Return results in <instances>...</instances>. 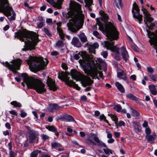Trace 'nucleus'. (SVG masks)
<instances>
[{"instance_id": "nucleus-1", "label": "nucleus", "mask_w": 157, "mask_h": 157, "mask_svg": "<svg viewBox=\"0 0 157 157\" xmlns=\"http://www.w3.org/2000/svg\"><path fill=\"white\" fill-rule=\"evenodd\" d=\"M79 55L82 57V60H79L80 64L84 67L87 68L88 67V71L87 74L90 75L92 78H96L99 79V77L102 78L103 75L101 71V66L102 64L104 67L106 66L105 63L103 62L101 59L98 58L96 61V63L94 62H92V64L90 65L89 63V61L90 59V56L87 55L85 52H80L78 54H75L74 55V58L76 59H78L79 58Z\"/></svg>"}, {"instance_id": "nucleus-2", "label": "nucleus", "mask_w": 157, "mask_h": 157, "mask_svg": "<svg viewBox=\"0 0 157 157\" xmlns=\"http://www.w3.org/2000/svg\"><path fill=\"white\" fill-rule=\"evenodd\" d=\"M71 13L69 15L71 17L67 24L68 30L73 33H76L83 25L84 16L80 13L81 7L76 2L70 3Z\"/></svg>"}, {"instance_id": "nucleus-3", "label": "nucleus", "mask_w": 157, "mask_h": 157, "mask_svg": "<svg viewBox=\"0 0 157 157\" xmlns=\"http://www.w3.org/2000/svg\"><path fill=\"white\" fill-rule=\"evenodd\" d=\"M15 37L24 42L30 50L34 49L36 43L38 41V35L33 32L19 31L15 33Z\"/></svg>"}, {"instance_id": "nucleus-4", "label": "nucleus", "mask_w": 157, "mask_h": 157, "mask_svg": "<svg viewBox=\"0 0 157 157\" xmlns=\"http://www.w3.org/2000/svg\"><path fill=\"white\" fill-rule=\"evenodd\" d=\"M99 13L101 16V20L105 23L104 31L106 33L108 38L111 41L117 40L119 38V32L110 22H107L109 19L108 15L103 11L101 10Z\"/></svg>"}, {"instance_id": "nucleus-5", "label": "nucleus", "mask_w": 157, "mask_h": 157, "mask_svg": "<svg viewBox=\"0 0 157 157\" xmlns=\"http://www.w3.org/2000/svg\"><path fill=\"white\" fill-rule=\"evenodd\" d=\"M24 82L27 86L31 89H33L38 93L41 94L46 91L44 84L40 80L29 77L27 74L23 73L21 74Z\"/></svg>"}, {"instance_id": "nucleus-6", "label": "nucleus", "mask_w": 157, "mask_h": 157, "mask_svg": "<svg viewBox=\"0 0 157 157\" xmlns=\"http://www.w3.org/2000/svg\"><path fill=\"white\" fill-rule=\"evenodd\" d=\"M102 44L104 47L110 50L113 52V55L117 59L121 60V58L119 56V54L121 53L125 61L128 60L129 56L126 49L124 47H122L120 48H118L114 46V42H110L108 41H104Z\"/></svg>"}, {"instance_id": "nucleus-7", "label": "nucleus", "mask_w": 157, "mask_h": 157, "mask_svg": "<svg viewBox=\"0 0 157 157\" xmlns=\"http://www.w3.org/2000/svg\"><path fill=\"white\" fill-rule=\"evenodd\" d=\"M26 61L30 68L39 70L45 69L48 62L46 58L44 59L42 57H33L31 56H29V59Z\"/></svg>"}, {"instance_id": "nucleus-8", "label": "nucleus", "mask_w": 157, "mask_h": 157, "mask_svg": "<svg viewBox=\"0 0 157 157\" xmlns=\"http://www.w3.org/2000/svg\"><path fill=\"white\" fill-rule=\"evenodd\" d=\"M0 12L6 16L10 21L15 20L16 13L12 7L9 6L7 0H1Z\"/></svg>"}, {"instance_id": "nucleus-9", "label": "nucleus", "mask_w": 157, "mask_h": 157, "mask_svg": "<svg viewBox=\"0 0 157 157\" xmlns=\"http://www.w3.org/2000/svg\"><path fill=\"white\" fill-rule=\"evenodd\" d=\"M71 75L72 78L76 81H80L82 86L84 87L90 85L93 82V81L90 77L81 74L75 70L71 71Z\"/></svg>"}, {"instance_id": "nucleus-10", "label": "nucleus", "mask_w": 157, "mask_h": 157, "mask_svg": "<svg viewBox=\"0 0 157 157\" xmlns=\"http://www.w3.org/2000/svg\"><path fill=\"white\" fill-rule=\"evenodd\" d=\"M2 63L4 66L9 68L14 73H16L17 72L16 70H19L20 69L21 63V60L20 59H17L11 62L12 64H10L7 62H6L5 63L3 62Z\"/></svg>"}, {"instance_id": "nucleus-11", "label": "nucleus", "mask_w": 157, "mask_h": 157, "mask_svg": "<svg viewBox=\"0 0 157 157\" xmlns=\"http://www.w3.org/2000/svg\"><path fill=\"white\" fill-rule=\"evenodd\" d=\"M67 74L64 73H62L59 76V78L64 81L66 84L69 86L73 87L78 90H79L80 88L78 85L75 84L72 80H69L67 77Z\"/></svg>"}, {"instance_id": "nucleus-12", "label": "nucleus", "mask_w": 157, "mask_h": 157, "mask_svg": "<svg viewBox=\"0 0 157 157\" xmlns=\"http://www.w3.org/2000/svg\"><path fill=\"white\" fill-rule=\"evenodd\" d=\"M133 6V9L132 10V12L133 13V17L136 21L138 22L139 24H141L142 21V15L139 13V10L136 4L134 3Z\"/></svg>"}, {"instance_id": "nucleus-13", "label": "nucleus", "mask_w": 157, "mask_h": 157, "mask_svg": "<svg viewBox=\"0 0 157 157\" xmlns=\"http://www.w3.org/2000/svg\"><path fill=\"white\" fill-rule=\"evenodd\" d=\"M147 33L148 37L150 38L149 41L150 45L154 47L157 45V34L148 30H147Z\"/></svg>"}, {"instance_id": "nucleus-14", "label": "nucleus", "mask_w": 157, "mask_h": 157, "mask_svg": "<svg viewBox=\"0 0 157 157\" xmlns=\"http://www.w3.org/2000/svg\"><path fill=\"white\" fill-rule=\"evenodd\" d=\"M143 13L144 14V22L145 25L146 27H148V25L147 23V22H151L153 21V18L150 17V14L148 12L147 10L143 8L142 9Z\"/></svg>"}, {"instance_id": "nucleus-15", "label": "nucleus", "mask_w": 157, "mask_h": 157, "mask_svg": "<svg viewBox=\"0 0 157 157\" xmlns=\"http://www.w3.org/2000/svg\"><path fill=\"white\" fill-rule=\"evenodd\" d=\"M50 5L58 9H60L63 0H46Z\"/></svg>"}, {"instance_id": "nucleus-16", "label": "nucleus", "mask_w": 157, "mask_h": 157, "mask_svg": "<svg viewBox=\"0 0 157 157\" xmlns=\"http://www.w3.org/2000/svg\"><path fill=\"white\" fill-rule=\"evenodd\" d=\"M29 134V142L30 143H33L36 138L38 139L39 136L38 132L33 130Z\"/></svg>"}, {"instance_id": "nucleus-17", "label": "nucleus", "mask_w": 157, "mask_h": 157, "mask_svg": "<svg viewBox=\"0 0 157 157\" xmlns=\"http://www.w3.org/2000/svg\"><path fill=\"white\" fill-rule=\"evenodd\" d=\"M47 83L50 90L55 91L57 90V87L55 84V82L52 79L48 77L47 81Z\"/></svg>"}, {"instance_id": "nucleus-18", "label": "nucleus", "mask_w": 157, "mask_h": 157, "mask_svg": "<svg viewBox=\"0 0 157 157\" xmlns=\"http://www.w3.org/2000/svg\"><path fill=\"white\" fill-rule=\"evenodd\" d=\"M63 107H61L57 105V104H54L50 105L47 108L48 111L52 112L56 110H59Z\"/></svg>"}, {"instance_id": "nucleus-19", "label": "nucleus", "mask_w": 157, "mask_h": 157, "mask_svg": "<svg viewBox=\"0 0 157 157\" xmlns=\"http://www.w3.org/2000/svg\"><path fill=\"white\" fill-rule=\"evenodd\" d=\"M93 138L94 141L96 142V145L101 147H107L105 144L101 141L100 140L98 136L94 134H93Z\"/></svg>"}, {"instance_id": "nucleus-20", "label": "nucleus", "mask_w": 157, "mask_h": 157, "mask_svg": "<svg viewBox=\"0 0 157 157\" xmlns=\"http://www.w3.org/2000/svg\"><path fill=\"white\" fill-rule=\"evenodd\" d=\"M61 118L64 121L67 122H72L76 123V122L74 119L73 117L69 114H65L62 116Z\"/></svg>"}, {"instance_id": "nucleus-21", "label": "nucleus", "mask_w": 157, "mask_h": 157, "mask_svg": "<svg viewBox=\"0 0 157 157\" xmlns=\"http://www.w3.org/2000/svg\"><path fill=\"white\" fill-rule=\"evenodd\" d=\"M146 139L148 142L152 144L155 142L156 138V135L154 134L153 135H147L145 136Z\"/></svg>"}, {"instance_id": "nucleus-22", "label": "nucleus", "mask_w": 157, "mask_h": 157, "mask_svg": "<svg viewBox=\"0 0 157 157\" xmlns=\"http://www.w3.org/2000/svg\"><path fill=\"white\" fill-rule=\"evenodd\" d=\"M72 44L74 46L79 48L81 46V44L78 39L76 37H74L72 40Z\"/></svg>"}, {"instance_id": "nucleus-23", "label": "nucleus", "mask_w": 157, "mask_h": 157, "mask_svg": "<svg viewBox=\"0 0 157 157\" xmlns=\"http://www.w3.org/2000/svg\"><path fill=\"white\" fill-rule=\"evenodd\" d=\"M98 44L97 43H95L92 45H89L88 46L89 51L90 52L95 54V49L98 48Z\"/></svg>"}, {"instance_id": "nucleus-24", "label": "nucleus", "mask_w": 157, "mask_h": 157, "mask_svg": "<svg viewBox=\"0 0 157 157\" xmlns=\"http://www.w3.org/2000/svg\"><path fill=\"white\" fill-rule=\"evenodd\" d=\"M93 135L88 136L85 142V143L88 145H96L95 143L93 140Z\"/></svg>"}, {"instance_id": "nucleus-25", "label": "nucleus", "mask_w": 157, "mask_h": 157, "mask_svg": "<svg viewBox=\"0 0 157 157\" xmlns=\"http://www.w3.org/2000/svg\"><path fill=\"white\" fill-rule=\"evenodd\" d=\"M46 128L49 131L55 133V135L58 137L59 133L57 132V129L53 126H48L46 127Z\"/></svg>"}, {"instance_id": "nucleus-26", "label": "nucleus", "mask_w": 157, "mask_h": 157, "mask_svg": "<svg viewBox=\"0 0 157 157\" xmlns=\"http://www.w3.org/2000/svg\"><path fill=\"white\" fill-rule=\"evenodd\" d=\"M149 88L151 94L154 95L157 94V90L154 85H150L148 86Z\"/></svg>"}, {"instance_id": "nucleus-27", "label": "nucleus", "mask_w": 157, "mask_h": 157, "mask_svg": "<svg viewBox=\"0 0 157 157\" xmlns=\"http://www.w3.org/2000/svg\"><path fill=\"white\" fill-rule=\"evenodd\" d=\"M115 85L117 89L122 93H124L125 92L124 89L121 84L118 82L115 83Z\"/></svg>"}, {"instance_id": "nucleus-28", "label": "nucleus", "mask_w": 157, "mask_h": 157, "mask_svg": "<svg viewBox=\"0 0 157 157\" xmlns=\"http://www.w3.org/2000/svg\"><path fill=\"white\" fill-rule=\"evenodd\" d=\"M78 36L82 42H85L87 41V37L84 33H81L79 34L78 35Z\"/></svg>"}, {"instance_id": "nucleus-29", "label": "nucleus", "mask_w": 157, "mask_h": 157, "mask_svg": "<svg viewBox=\"0 0 157 157\" xmlns=\"http://www.w3.org/2000/svg\"><path fill=\"white\" fill-rule=\"evenodd\" d=\"M133 127L136 133H139L141 131L140 127L139 124L137 123H134Z\"/></svg>"}, {"instance_id": "nucleus-30", "label": "nucleus", "mask_w": 157, "mask_h": 157, "mask_svg": "<svg viewBox=\"0 0 157 157\" xmlns=\"http://www.w3.org/2000/svg\"><path fill=\"white\" fill-rule=\"evenodd\" d=\"M86 3V6L90 10H91V9L90 6L92 4L93 1V0H84Z\"/></svg>"}, {"instance_id": "nucleus-31", "label": "nucleus", "mask_w": 157, "mask_h": 157, "mask_svg": "<svg viewBox=\"0 0 157 157\" xmlns=\"http://www.w3.org/2000/svg\"><path fill=\"white\" fill-rule=\"evenodd\" d=\"M51 146L52 148H56L60 147L61 145L58 142H53L51 143Z\"/></svg>"}, {"instance_id": "nucleus-32", "label": "nucleus", "mask_w": 157, "mask_h": 157, "mask_svg": "<svg viewBox=\"0 0 157 157\" xmlns=\"http://www.w3.org/2000/svg\"><path fill=\"white\" fill-rule=\"evenodd\" d=\"M126 97L127 98H129L132 100L136 101L137 98L136 97L134 96L131 93H129L126 94Z\"/></svg>"}, {"instance_id": "nucleus-33", "label": "nucleus", "mask_w": 157, "mask_h": 157, "mask_svg": "<svg viewBox=\"0 0 157 157\" xmlns=\"http://www.w3.org/2000/svg\"><path fill=\"white\" fill-rule=\"evenodd\" d=\"M57 30L59 33V35L60 38L62 39H63L64 37V35L62 30L59 27H57Z\"/></svg>"}, {"instance_id": "nucleus-34", "label": "nucleus", "mask_w": 157, "mask_h": 157, "mask_svg": "<svg viewBox=\"0 0 157 157\" xmlns=\"http://www.w3.org/2000/svg\"><path fill=\"white\" fill-rule=\"evenodd\" d=\"M40 152V151L37 150L33 151L30 154V156L31 157H37L39 153Z\"/></svg>"}, {"instance_id": "nucleus-35", "label": "nucleus", "mask_w": 157, "mask_h": 157, "mask_svg": "<svg viewBox=\"0 0 157 157\" xmlns=\"http://www.w3.org/2000/svg\"><path fill=\"white\" fill-rule=\"evenodd\" d=\"M103 151L105 153L108 155H109L110 154H113V151L108 148L104 149Z\"/></svg>"}, {"instance_id": "nucleus-36", "label": "nucleus", "mask_w": 157, "mask_h": 157, "mask_svg": "<svg viewBox=\"0 0 157 157\" xmlns=\"http://www.w3.org/2000/svg\"><path fill=\"white\" fill-rule=\"evenodd\" d=\"M10 104L11 105H13L15 107H21V104L20 103L17 102L16 101H14L11 102L10 103Z\"/></svg>"}, {"instance_id": "nucleus-37", "label": "nucleus", "mask_w": 157, "mask_h": 157, "mask_svg": "<svg viewBox=\"0 0 157 157\" xmlns=\"http://www.w3.org/2000/svg\"><path fill=\"white\" fill-rule=\"evenodd\" d=\"M110 117L112 118L113 121H114L115 124L117 126V122H118V118L116 116L114 115H111Z\"/></svg>"}, {"instance_id": "nucleus-38", "label": "nucleus", "mask_w": 157, "mask_h": 157, "mask_svg": "<svg viewBox=\"0 0 157 157\" xmlns=\"http://www.w3.org/2000/svg\"><path fill=\"white\" fill-rule=\"evenodd\" d=\"M114 108L118 112H121L122 109L121 105L119 104L116 105Z\"/></svg>"}, {"instance_id": "nucleus-39", "label": "nucleus", "mask_w": 157, "mask_h": 157, "mask_svg": "<svg viewBox=\"0 0 157 157\" xmlns=\"http://www.w3.org/2000/svg\"><path fill=\"white\" fill-rule=\"evenodd\" d=\"M41 137L42 139L44 140H48L49 139V137L46 134H41Z\"/></svg>"}, {"instance_id": "nucleus-40", "label": "nucleus", "mask_w": 157, "mask_h": 157, "mask_svg": "<svg viewBox=\"0 0 157 157\" xmlns=\"http://www.w3.org/2000/svg\"><path fill=\"white\" fill-rule=\"evenodd\" d=\"M120 79H123L127 83H129V81L128 80V78L126 77L125 74L124 73L123 75H122Z\"/></svg>"}, {"instance_id": "nucleus-41", "label": "nucleus", "mask_w": 157, "mask_h": 157, "mask_svg": "<svg viewBox=\"0 0 157 157\" xmlns=\"http://www.w3.org/2000/svg\"><path fill=\"white\" fill-rule=\"evenodd\" d=\"M44 31L45 33L49 36H52V34L48 29L46 28H44Z\"/></svg>"}, {"instance_id": "nucleus-42", "label": "nucleus", "mask_w": 157, "mask_h": 157, "mask_svg": "<svg viewBox=\"0 0 157 157\" xmlns=\"http://www.w3.org/2000/svg\"><path fill=\"white\" fill-rule=\"evenodd\" d=\"M93 34L97 38L99 39H101V36L100 35L99 33L97 31H95L93 32Z\"/></svg>"}, {"instance_id": "nucleus-43", "label": "nucleus", "mask_w": 157, "mask_h": 157, "mask_svg": "<svg viewBox=\"0 0 157 157\" xmlns=\"http://www.w3.org/2000/svg\"><path fill=\"white\" fill-rule=\"evenodd\" d=\"M99 119L101 120H103L104 121L107 123H108V121L106 119V117L104 114H101L100 115L99 117Z\"/></svg>"}, {"instance_id": "nucleus-44", "label": "nucleus", "mask_w": 157, "mask_h": 157, "mask_svg": "<svg viewBox=\"0 0 157 157\" xmlns=\"http://www.w3.org/2000/svg\"><path fill=\"white\" fill-rule=\"evenodd\" d=\"M149 76L150 78L153 81H156V79H157V76L156 75H150Z\"/></svg>"}, {"instance_id": "nucleus-45", "label": "nucleus", "mask_w": 157, "mask_h": 157, "mask_svg": "<svg viewBox=\"0 0 157 157\" xmlns=\"http://www.w3.org/2000/svg\"><path fill=\"white\" fill-rule=\"evenodd\" d=\"M106 133L107 134V137L108 138H111L112 137V134L110 131L106 130Z\"/></svg>"}, {"instance_id": "nucleus-46", "label": "nucleus", "mask_w": 157, "mask_h": 157, "mask_svg": "<svg viewBox=\"0 0 157 157\" xmlns=\"http://www.w3.org/2000/svg\"><path fill=\"white\" fill-rule=\"evenodd\" d=\"M56 45L59 47H63V42L62 40H58L56 43Z\"/></svg>"}, {"instance_id": "nucleus-47", "label": "nucleus", "mask_w": 157, "mask_h": 157, "mask_svg": "<svg viewBox=\"0 0 157 157\" xmlns=\"http://www.w3.org/2000/svg\"><path fill=\"white\" fill-rule=\"evenodd\" d=\"M132 114L133 116L137 117L139 115L138 112L135 110H133L132 111Z\"/></svg>"}, {"instance_id": "nucleus-48", "label": "nucleus", "mask_w": 157, "mask_h": 157, "mask_svg": "<svg viewBox=\"0 0 157 157\" xmlns=\"http://www.w3.org/2000/svg\"><path fill=\"white\" fill-rule=\"evenodd\" d=\"M101 54L105 58H106L108 56V53L106 51L102 52L101 53Z\"/></svg>"}, {"instance_id": "nucleus-49", "label": "nucleus", "mask_w": 157, "mask_h": 157, "mask_svg": "<svg viewBox=\"0 0 157 157\" xmlns=\"http://www.w3.org/2000/svg\"><path fill=\"white\" fill-rule=\"evenodd\" d=\"M27 115L26 113L23 110L21 111L20 116L22 117H25Z\"/></svg>"}, {"instance_id": "nucleus-50", "label": "nucleus", "mask_w": 157, "mask_h": 157, "mask_svg": "<svg viewBox=\"0 0 157 157\" xmlns=\"http://www.w3.org/2000/svg\"><path fill=\"white\" fill-rule=\"evenodd\" d=\"M124 72L123 71H122L121 72H118L117 73V76L118 77L120 78H120H121V76H122V75L124 73Z\"/></svg>"}, {"instance_id": "nucleus-51", "label": "nucleus", "mask_w": 157, "mask_h": 157, "mask_svg": "<svg viewBox=\"0 0 157 157\" xmlns=\"http://www.w3.org/2000/svg\"><path fill=\"white\" fill-rule=\"evenodd\" d=\"M107 140V142L108 143L112 144L114 142V140L113 138H111Z\"/></svg>"}, {"instance_id": "nucleus-52", "label": "nucleus", "mask_w": 157, "mask_h": 157, "mask_svg": "<svg viewBox=\"0 0 157 157\" xmlns=\"http://www.w3.org/2000/svg\"><path fill=\"white\" fill-rule=\"evenodd\" d=\"M12 143L11 141L8 144V149H9V150L10 151H11L12 148Z\"/></svg>"}, {"instance_id": "nucleus-53", "label": "nucleus", "mask_w": 157, "mask_h": 157, "mask_svg": "<svg viewBox=\"0 0 157 157\" xmlns=\"http://www.w3.org/2000/svg\"><path fill=\"white\" fill-rule=\"evenodd\" d=\"M9 157H15V153L13 151H10Z\"/></svg>"}, {"instance_id": "nucleus-54", "label": "nucleus", "mask_w": 157, "mask_h": 157, "mask_svg": "<svg viewBox=\"0 0 157 157\" xmlns=\"http://www.w3.org/2000/svg\"><path fill=\"white\" fill-rule=\"evenodd\" d=\"M147 71L150 73H152L153 72V70L152 68L151 67H149L147 68Z\"/></svg>"}, {"instance_id": "nucleus-55", "label": "nucleus", "mask_w": 157, "mask_h": 157, "mask_svg": "<svg viewBox=\"0 0 157 157\" xmlns=\"http://www.w3.org/2000/svg\"><path fill=\"white\" fill-rule=\"evenodd\" d=\"M145 132L148 135L151 133V130L150 128H146L145 129Z\"/></svg>"}, {"instance_id": "nucleus-56", "label": "nucleus", "mask_w": 157, "mask_h": 157, "mask_svg": "<svg viewBox=\"0 0 157 157\" xmlns=\"http://www.w3.org/2000/svg\"><path fill=\"white\" fill-rule=\"evenodd\" d=\"M5 127L8 129H10L11 128L10 124L8 122H7L5 124Z\"/></svg>"}, {"instance_id": "nucleus-57", "label": "nucleus", "mask_w": 157, "mask_h": 157, "mask_svg": "<svg viewBox=\"0 0 157 157\" xmlns=\"http://www.w3.org/2000/svg\"><path fill=\"white\" fill-rule=\"evenodd\" d=\"M11 114L15 115H17V113L16 112L15 110H12L10 111L9 112Z\"/></svg>"}, {"instance_id": "nucleus-58", "label": "nucleus", "mask_w": 157, "mask_h": 157, "mask_svg": "<svg viewBox=\"0 0 157 157\" xmlns=\"http://www.w3.org/2000/svg\"><path fill=\"white\" fill-rule=\"evenodd\" d=\"M114 135L117 138H118L120 136V133L118 132H114Z\"/></svg>"}, {"instance_id": "nucleus-59", "label": "nucleus", "mask_w": 157, "mask_h": 157, "mask_svg": "<svg viewBox=\"0 0 157 157\" xmlns=\"http://www.w3.org/2000/svg\"><path fill=\"white\" fill-rule=\"evenodd\" d=\"M119 126H124L125 124L124 122L122 121H120L118 123Z\"/></svg>"}, {"instance_id": "nucleus-60", "label": "nucleus", "mask_w": 157, "mask_h": 157, "mask_svg": "<svg viewBox=\"0 0 157 157\" xmlns=\"http://www.w3.org/2000/svg\"><path fill=\"white\" fill-rule=\"evenodd\" d=\"M43 26V23L42 22H40L37 25V27L39 28H41Z\"/></svg>"}, {"instance_id": "nucleus-61", "label": "nucleus", "mask_w": 157, "mask_h": 157, "mask_svg": "<svg viewBox=\"0 0 157 157\" xmlns=\"http://www.w3.org/2000/svg\"><path fill=\"white\" fill-rule=\"evenodd\" d=\"M97 25H98V26L99 29H100V28H101V25L100 24V23L97 22V23H96L95 25L94 26V29H96L97 28L96 26Z\"/></svg>"}, {"instance_id": "nucleus-62", "label": "nucleus", "mask_w": 157, "mask_h": 157, "mask_svg": "<svg viewBox=\"0 0 157 157\" xmlns=\"http://www.w3.org/2000/svg\"><path fill=\"white\" fill-rule=\"evenodd\" d=\"M116 6L117 8L119 9H120V7H121L122 6L121 3L119 2L118 3H117L116 4Z\"/></svg>"}, {"instance_id": "nucleus-63", "label": "nucleus", "mask_w": 157, "mask_h": 157, "mask_svg": "<svg viewBox=\"0 0 157 157\" xmlns=\"http://www.w3.org/2000/svg\"><path fill=\"white\" fill-rule=\"evenodd\" d=\"M32 113L36 119H37L38 118V117L37 115L36 112L33 111L32 112Z\"/></svg>"}, {"instance_id": "nucleus-64", "label": "nucleus", "mask_w": 157, "mask_h": 157, "mask_svg": "<svg viewBox=\"0 0 157 157\" xmlns=\"http://www.w3.org/2000/svg\"><path fill=\"white\" fill-rule=\"evenodd\" d=\"M66 135L67 136H69L72 137L74 136V134L72 133V132H68L66 133Z\"/></svg>"}]
</instances>
